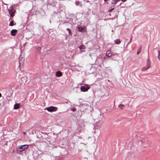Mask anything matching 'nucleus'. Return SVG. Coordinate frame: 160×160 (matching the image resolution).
I'll return each instance as SVG.
<instances>
[{
    "mask_svg": "<svg viewBox=\"0 0 160 160\" xmlns=\"http://www.w3.org/2000/svg\"><path fill=\"white\" fill-rule=\"evenodd\" d=\"M114 42L116 44L118 45L120 44L121 41L119 39H117L114 40Z\"/></svg>",
    "mask_w": 160,
    "mask_h": 160,
    "instance_id": "4468645a",
    "label": "nucleus"
},
{
    "mask_svg": "<svg viewBox=\"0 0 160 160\" xmlns=\"http://www.w3.org/2000/svg\"><path fill=\"white\" fill-rule=\"evenodd\" d=\"M106 55L108 56V57H110L112 56V54L110 52V50H108L106 52Z\"/></svg>",
    "mask_w": 160,
    "mask_h": 160,
    "instance_id": "ddd939ff",
    "label": "nucleus"
},
{
    "mask_svg": "<svg viewBox=\"0 0 160 160\" xmlns=\"http://www.w3.org/2000/svg\"><path fill=\"white\" fill-rule=\"evenodd\" d=\"M41 49V48L38 47V48H37V49H36V51L37 52L40 53V52Z\"/></svg>",
    "mask_w": 160,
    "mask_h": 160,
    "instance_id": "aec40b11",
    "label": "nucleus"
},
{
    "mask_svg": "<svg viewBox=\"0 0 160 160\" xmlns=\"http://www.w3.org/2000/svg\"><path fill=\"white\" fill-rule=\"evenodd\" d=\"M28 146V145L27 144L19 146V148L20 149L19 151L21 152L23 151L24 150L27 148Z\"/></svg>",
    "mask_w": 160,
    "mask_h": 160,
    "instance_id": "423d86ee",
    "label": "nucleus"
},
{
    "mask_svg": "<svg viewBox=\"0 0 160 160\" xmlns=\"http://www.w3.org/2000/svg\"><path fill=\"white\" fill-rule=\"evenodd\" d=\"M24 61V58L22 57H20L19 58V64H22Z\"/></svg>",
    "mask_w": 160,
    "mask_h": 160,
    "instance_id": "f8f14e48",
    "label": "nucleus"
},
{
    "mask_svg": "<svg viewBox=\"0 0 160 160\" xmlns=\"http://www.w3.org/2000/svg\"><path fill=\"white\" fill-rule=\"evenodd\" d=\"M122 3H121L119 5V6H120L121 4H122Z\"/></svg>",
    "mask_w": 160,
    "mask_h": 160,
    "instance_id": "f704fd0d",
    "label": "nucleus"
},
{
    "mask_svg": "<svg viewBox=\"0 0 160 160\" xmlns=\"http://www.w3.org/2000/svg\"><path fill=\"white\" fill-rule=\"evenodd\" d=\"M42 4L43 5H44L46 4L47 5V6L48 5H50L53 6H54L56 5V2L53 1H52L51 0H47V2L46 3V2H45L44 0H40Z\"/></svg>",
    "mask_w": 160,
    "mask_h": 160,
    "instance_id": "f257e3e1",
    "label": "nucleus"
},
{
    "mask_svg": "<svg viewBox=\"0 0 160 160\" xmlns=\"http://www.w3.org/2000/svg\"><path fill=\"white\" fill-rule=\"evenodd\" d=\"M150 62L149 59H148V60H147V62Z\"/></svg>",
    "mask_w": 160,
    "mask_h": 160,
    "instance_id": "2f4dec72",
    "label": "nucleus"
},
{
    "mask_svg": "<svg viewBox=\"0 0 160 160\" xmlns=\"http://www.w3.org/2000/svg\"><path fill=\"white\" fill-rule=\"evenodd\" d=\"M17 32V30L16 29H12L11 31V35L13 36H15Z\"/></svg>",
    "mask_w": 160,
    "mask_h": 160,
    "instance_id": "0eeeda50",
    "label": "nucleus"
},
{
    "mask_svg": "<svg viewBox=\"0 0 160 160\" xmlns=\"http://www.w3.org/2000/svg\"><path fill=\"white\" fill-rule=\"evenodd\" d=\"M76 108H73L71 109V111L73 112L76 111Z\"/></svg>",
    "mask_w": 160,
    "mask_h": 160,
    "instance_id": "bb28decb",
    "label": "nucleus"
},
{
    "mask_svg": "<svg viewBox=\"0 0 160 160\" xmlns=\"http://www.w3.org/2000/svg\"><path fill=\"white\" fill-rule=\"evenodd\" d=\"M118 107L121 109H122L124 107V105L123 104H120L119 105Z\"/></svg>",
    "mask_w": 160,
    "mask_h": 160,
    "instance_id": "a211bd4d",
    "label": "nucleus"
},
{
    "mask_svg": "<svg viewBox=\"0 0 160 160\" xmlns=\"http://www.w3.org/2000/svg\"><path fill=\"white\" fill-rule=\"evenodd\" d=\"M83 30V28L82 27H79L78 28V31L80 32H82Z\"/></svg>",
    "mask_w": 160,
    "mask_h": 160,
    "instance_id": "6ab92c4d",
    "label": "nucleus"
},
{
    "mask_svg": "<svg viewBox=\"0 0 160 160\" xmlns=\"http://www.w3.org/2000/svg\"><path fill=\"white\" fill-rule=\"evenodd\" d=\"M9 13L12 17H13L14 16V13L15 11L13 8V6L11 5L8 9Z\"/></svg>",
    "mask_w": 160,
    "mask_h": 160,
    "instance_id": "7ed1b4c3",
    "label": "nucleus"
},
{
    "mask_svg": "<svg viewBox=\"0 0 160 160\" xmlns=\"http://www.w3.org/2000/svg\"><path fill=\"white\" fill-rule=\"evenodd\" d=\"M20 106V103H16L14 106V108L15 109H17L19 108Z\"/></svg>",
    "mask_w": 160,
    "mask_h": 160,
    "instance_id": "9d476101",
    "label": "nucleus"
},
{
    "mask_svg": "<svg viewBox=\"0 0 160 160\" xmlns=\"http://www.w3.org/2000/svg\"><path fill=\"white\" fill-rule=\"evenodd\" d=\"M46 109L48 111L52 112L56 111L57 109V108L56 107H54L53 106H50L46 108Z\"/></svg>",
    "mask_w": 160,
    "mask_h": 160,
    "instance_id": "39448f33",
    "label": "nucleus"
},
{
    "mask_svg": "<svg viewBox=\"0 0 160 160\" xmlns=\"http://www.w3.org/2000/svg\"><path fill=\"white\" fill-rule=\"evenodd\" d=\"M127 0H121V1L122 2H125Z\"/></svg>",
    "mask_w": 160,
    "mask_h": 160,
    "instance_id": "c85d7f7f",
    "label": "nucleus"
},
{
    "mask_svg": "<svg viewBox=\"0 0 160 160\" xmlns=\"http://www.w3.org/2000/svg\"><path fill=\"white\" fill-rule=\"evenodd\" d=\"M142 46H140V47H139V48L138 49V51L137 52V54L138 55L141 52V50H142Z\"/></svg>",
    "mask_w": 160,
    "mask_h": 160,
    "instance_id": "dca6fc26",
    "label": "nucleus"
},
{
    "mask_svg": "<svg viewBox=\"0 0 160 160\" xmlns=\"http://www.w3.org/2000/svg\"><path fill=\"white\" fill-rule=\"evenodd\" d=\"M149 68L147 67H143L142 68V71H145L147 70Z\"/></svg>",
    "mask_w": 160,
    "mask_h": 160,
    "instance_id": "412c9836",
    "label": "nucleus"
},
{
    "mask_svg": "<svg viewBox=\"0 0 160 160\" xmlns=\"http://www.w3.org/2000/svg\"><path fill=\"white\" fill-rule=\"evenodd\" d=\"M62 73L60 71H57L56 73V77H59L62 76Z\"/></svg>",
    "mask_w": 160,
    "mask_h": 160,
    "instance_id": "6e6552de",
    "label": "nucleus"
},
{
    "mask_svg": "<svg viewBox=\"0 0 160 160\" xmlns=\"http://www.w3.org/2000/svg\"><path fill=\"white\" fill-rule=\"evenodd\" d=\"M158 59H159V60H160V58H159V57H158Z\"/></svg>",
    "mask_w": 160,
    "mask_h": 160,
    "instance_id": "c9c22d12",
    "label": "nucleus"
},
{
    "mask_svg": "<svg viewBox=\"0 0 160 160\" xmlns=\"http://www.w3.org/2000/svg\"><path fill=\"white\" fill-rule=\"evenodd\" d=\"M103 118V115H102L101 112H100V113L98 114V115L97 118V119L98 121H99L100 120L102 119Z\"/></svg>",
    "mask_w": 160,
    "mask_h": 160,
    "instance_id": "1a4fd4ad",
    "label": "nucleus"
},
{
    "mask_svg": "<svg viewBox=\"0 0 160 160\" xmlns=\"http://www.w3.org/2000/svg\"><path fill=\"white\" fill-rule=\"evenodd\" d=\"M104 0V1L105 2H106V1H107V0Z\"/></svg>",
    "mask_w": 160,
    "mask_h": 160,
    "instance_id": "e433bc0d",
    "label": "nucleus"
},
{
    "mask_svg": "<svg viewBox=\"0 0 160 160\" xmlns=\"http://www.w3.org/2000/svg\"><path fill=\"white\" fill-rule=\"evenodd\" d=\"M83 1L85 2H89L91 5L92 4V3L90 2V1H89L88 0H83Z\"/></svg>",
    "mask_w": 160,
    "mask_h": 160,
    "instance_id": "393cba45",
    "label": "nucleus"
},
{
    "mask_svg": "<svg viewBox=\"0 0 160 160\" xmlns=\"http://www.w3.org/2000/svg\"><path fill=\"white\" fill-rule=\"evenodd\" d=\"M23 133H24V134H26V133L25 132H23Z\"/></svg>",
    "mask_w": 160,
    "mask_h": 160,
    "instance_id": "72a5a7b5",
    "label": "nucleus"
},
{
    "mask_svg": "<svg viewBox=\"0 0 160 160\" xmlns=\"http://www.w3.org/2000/svg\"><path fill=\"white\" fill-rule=\"evenodd\" d=\"M114 9V8H112V9H110V10L108 11V12H110L112 11Z\"/></svg>",
    "mask_w": 160,
    "mask_h": 160,
    "instance_id": "cd10ccee",
    "label": "nucleus"
},
{
    "mask_svg": "<svg viewBox=\"0 0 160 160\" xmlns=\"http://www.w3.org/2000/svg\"><path fill=\"white\" fill-rule=\"evenodd\" d=\"M92 133H93L94 138L98 137L100 135L101 131L99 129H96L94 128L92 131Z\"/></svg>",
    "mask_w": 160,
    "mask_h": 160,
    "instance_id": "f03ea898",
    "label": "nucleus"
},
{
    "mask_svg": "<svg viewBox=\"0 0 160 160\" xmlns=\"http://www.w3.org/2000/svg\"><path fill=\"white\" fill-rule=\"evenodd\" d=\"M13 22H14L13 21V20L11 21L9 23V26H13L14 25L13 24Z\"/></svg>",
    "mask_w": 160,
    "mask_h": 160,
    "instance_id": "4be33fe9",
    "label": "nucleus"
},
{
    "mask_svg": "<svg viewBox=\"0 0 160 160\" xmlns=\"http://www.w3.org/2000/svg\"><path fill=\"white\" fill-rule=\"evenodd\" d=\"M150 66V62H147V67H148V68H149Z\"/></svg>",
    "mask_w": 160,
    "mask_h": 160,
    "instance_id": "5701e85b",
    "label": "nucleus"
},
{
    "mask_svg": "<svg viewBox=\"0 0 160 160\" xmlns=\"http://www.w3.org/2000/svg\"><path fill=\"white\" fill-rule=\"evenodd\" d=\"M89 88L88 85L84 84V85L81 87L80 89L82 91L85 92L87 91Z\"/></svg>",
    "mask_w": 160,
    "mask_h": 160,
    "instance_id": "20e7f679",
    "label": "nucleus"
},
{
    "mask_svg": "<svg viewBox=\"0 0 160 160\" xmlns=\"http://www.w3.org/2000/svg\"><path fill=\"white\" fill-rule=\"evenodd\" d=\"M66 30L68 32H69V34H70L71 33V30H70V29H69L68 28H67L66 29Z\"/></svg>",
    "mask_w": 160,
    "mask_h": 160,
    "instance_id": "a878e982",
    "label": "nucleus"
},
{
    "mask_svg": "<svg viewBox=\"0 0 160 160\" xmlns=\"http://www.w3.org/2000/svg\"><path fill=\"white\" fill-rule=\"evenodd\" d=\"M2 95L1 93L0 92V98L1 97Z\"/></svg>",
    "mask_w": 160,
    "mask_h": 160,
    "instance_id": "473e14b6",
    "label": "nucleus"
},
{
    "mask_svg": "<svg viewBox=\"0 0 160 160\" xmlns=\"http://www.w3.org/2000/svg\"><path fill=\"white\" fill-rule=\"evenodd\" d=\"M79 48L80 49V50H83L85 49V47L83 45H80L79 47Z\"/></svg>",
    "mask_w": 160,
    "mask_h": 160,
    "instance_id": "f3484780",
    "label": "nucleus"
},
{
    "mask_svg": "<svg viewBox=\"0 0 160 160\" xmlns=\"http://www.w3.org/2000/svg\"><path fill=\"white\" fill-rule=\"evenodd\" d=\"M120 1V0H112L111 2V3L112 4H116L117 2Z\"/></svg>",
    "mask_w": 160,
    "mask_h": 160,
    "instance_id": "2eb2a0df",
    "label": "nucleus"
},
{
    "mask_svg": "<svg viewBox=\"0 0 160 160\" xmlns=\"http://www.w3.org/2000/svg\"><path fill=\"white\" fill-rule=\"evenodd\" d=\"M132 37H131V39H130V41L128 43V45L130 42L131 41V40H132Z\"/></svg>",
    "mask_w": 160,
    "mask_h": 160,
    "instance_id": "7c9ffc66",
    "label": "nucleus"
},
{
    "mask_svg": "<svg viewBox=\"0 0 160 160\" xmlns=\"http://www.w3.org/2000/svg\"><path fill=\"white\" fill-rule=\"evenodd\" d=\"M158 57H159V56L160 55V52L159 51H158Z\"/></svg>",
    "mask_w": 160,
    "mask_h": 160,
    "instance_id": "c756f323",
    "label": "nucleus"
},
{
    "mask_svg": "<svg viewBox=\"0 0 160 160\" xmlns=\"http://www.w3.org/2000/svg\"><path fill=\"white\" fill-rule=\"evenodd\" d=\"M79 3H80V2L78 1H76L75 2V4L77 6L79 4Z\"/></svg>",
    "mask_w": 160,
    "mask_h": 160,
    "instance_id": "b1692460",
    "label": "nucleus"
},
{
    "mask_svg": "<svg viewBox=\"0 0 160 160\" xmlns=\"http://www.w3.org/2000/svg\"><path fill=\"white\" fill-rule=\"evenodd\" d=\"M21 80L22 82L25 84L27 81V77L26 76L22 78Z\"/></svg>",
    "mask_w": 160,
    "mask_h": 160,
    "instance_id": "9b49d317",
    "label": "nucleus"
}]
</instances>
